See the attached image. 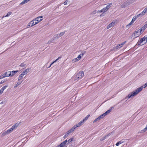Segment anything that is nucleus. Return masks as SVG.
<instances>
[{"mask_svg":"<svg viewBox=\"0 0 147 147\" xmlns=\"http://www.w3.org/2000/svg\"><path fill=\"white\" fill-rule=\"evenodd\" d=\"M147 86V82L145 84L144 86H142L139 88L136 89L135 91L129 94L126 97V98H130L132 96H133L137 94L138 93L141 91L143 88H145Z\"/></svg>","mask_w":147,"mask_h":147,"instance_id":"nucleus-1","label":"nucleus"},{"mask_svg":"<svg viewBox=\"0 0 147 147\" xmlns=\"http://www.w3.org/2000/svg\"><path fill=\"white\" fill-rule=\"evenodd\" d=\"M136 0H127L121 5V7L122 8H125L128 5H130L134 2Z\"/></svg>","mask_w":147,"mask_h":147,"instance_id":"nucleus-2","label":"nucleus"},{"mask_svg":"<svg viewBox=\"0 0 147 147\" xmlns=\"http://www.w3.org/2000/svg\"><path fill=\"white\" fill-rule=\"evenodd\" d=\"M84 76V72L83 71H80L74 77L76 79H80L82 78Z\"/></svg>","mask_w":147,"mask_h":147,"instance_id":"nucleus-3","label":"nucleus"},{"mask_svg":"<svg viewBox=\"0 0 147 147\" xmlns=\"http://www.w3.org/2000/svg\"><path fill=\"white\" fill-rule=\"evenodd\" d=\"M65 32H61L60 34L55 35L53 37V39L54 40L55 39H58L60 37L62 36L65 34Z\"/></svg>","mask_w":147,"mask_h":147,"instance_id":"nucleus-4","label":"nucleus"},{"mask_svg":"<svg viewBox=\"0 0 147 147\" xmlns=\"http://www.w3.org/2000/svg\"><path fill=\"white\" fill-rule=\"evenodd\" d=\"M67 140H66L61 143L59 145L60 147H67V146L65 145L66 144L67 145Z\"/></svg>","mask_w":147,"mask_h":147,"instance_id":"nucleus-5","label":"nucleus"},{"mask_svg":"<svg viewBox=\"0 0 147 147\" xmlns=\"http://www.w3.org/2000/svg\"><path fill=\"white\" fill-rule=\"evenodd\" d=\"M140 35V33H139L138 34H137L134 32L131 35V38H133L134 39L139 36Z\"/></svg>","mask_w":147,"mask_h":147,"instance_id":"nucleus-6","label":"nucleus"},{"mask_svg":"<svg viewBox=\"0 0 147 147\" xmlns=\"http://www.w3.org/2000/svg\"><path fill=\"white\" fill-rule=\"evenodd\" d=\"M146 28L147 25L145 24L140 29H139V30H140L139 31L141 35L144 32Z\"/></svg>","mask_w":147,"mask_h":147,"instance_id":"nucleus-7","label":"nucleus"},{"mask_svg":"<svg viewBox=\"0 0 147 147\" xmlns=\"http://www.w3.org/2000/svg\"><path fill=\"white\" fill-rule=\"evenodd\" d=\"M13 130V129L11 128L5 131L3 133V135H6L7 134L10 133L12 132Z\"/></svg>","mask_w":147,"mask_h":147,"instance_id":"nucleus-8","label":"nucleus"},{"mask_svg":"<svg viewBox=\"0 0 147 147\" xmlns=\"http://www.w3.org/2000/svg\"><path fill=\"white\" fill-rule=\"evenodd\" d=\"M145 37H144H144L143 38H141L140 40L137 43V45H140V44L141 43H142L144 41H145Z\"/></svg>","mask_w":147,"mask_h":147,"instance_id":"nucleus-9","label":"nucleus"},{"mask_svg":"<svg viewBox=\"0 0 147 147\" xmlns=\"http://www.w3.org/2000/svg\"><path fill=\"white\" fill-rule=\"evenodd\" d=\"M42 17L43 16H41L38 17L34 19V21H36L38 22L39 23L42 20Z\"/></svg>","mask_w":147,"mask_h":147,"instance_id":"nucleus-10","label":"nucleus"},{"mask_svg":"<svg viewBox=\"0 0 147 147\" xmlns=\"http://www.w3.org/2000/svg\"><path fill=\"white\" fill-rule=\"evenodd\" d=\"M11 75V71L6 72L4 73L3 74V76L4 78L6 77L10 76Z\"/></svg>","mask_w":147,"mask_h":147,"instance_id":"nucleus-11","label":"nucleus"},{"mask_svg":"<svg viewBox=\"0 0 147 147\" xmlns=\"http://www.w3.org/2000/svg\"><path fill=\"white\" fill-rule=\"evenodd\" d=\"M104 117L103 116V115H101L100 116L97 117L96 119L93 121L94 123L96 122L98 120H100V119L103 118Z\"/></svg>","mask_w":147,"mask_h":147,"instance_id":"nucleus-12","label":"nucleus"},{"mask_svg":"<svg viewBox=\"0 0 147 147\" xmlns=\"http://www.w3.org/2000/svg\"><path fill=\"white\" fill-rule=\"evenodd\" d=\"M115 24V22H113L111 23H110L107 26V29H109L111 27L113 26H114Z\"/></svg>","mask_w":147,"mask_h":147,"instance_id":"nucleus-13","label":"nucleus"},{"mask_svg":"<svg viewBox=\"0 0 147 147\" xmlns=\"http://www.w3.org/2000/svg\"><path fill=\"white\" fill-rule=\"evenodd\" d=\"M8 85L7 84L5 86H4L0 90V94H1L3 92L4 90L8 86Z\"/></svg>","mask_w":147,"mask_h":147,"instance_id":"nucleus-14","label":"nucleus"},{"mask_svg":"<svg viewBox=\"0 0 147 147\" xmlns=\"http://www.w3.org/2000/svg\"><path fill=\"white\" fill-rule=\"evenodd\" d=\"M108 10L106 9V8L105 7H104L101 10H100V11H98V12L101 13V12H103V13H104L106 12Z\"/></svg>","mask_w":147,"mask_h":147,"instance_id":"nucleus-15","label":"nucleus"},{"mask_svg":"<svg viewBox=\"0 0 147 147\" xmlns=\"http://www.w3.org/2000/svg\"><path fill=\"white\" fill-rule=\"evenodd\" d=\"M11 71V75L10 76H13L18 71V70L13 71Z\"/></svg>","mask_w":147,"mask_h":147,"instance_id":"nucleus-16","label":"nucleus"},{"mask_svg":"<svg viewBox=\"0 0 147 147\" xmlns=\"http://www.w3.org/2000/svg\"><path fill=\"white\" fill-rule=\"evenodd\" d=\"M112 5V3H109L108 4V5H107L106 7V9L108 10L109 8L111 7Z\"/></svg>","mask_w":147,"mask_h":147,"instance_id":"nucleus-17","label":"nucleus"},{"mask_svg":"<svg viewBox=\"0 0 147 147\" xmlns=\"http://www.w3.org/2000/svg\"><path fill=\"white\" fill-rule=\"evenodd\" d=\"M29 68H27L26 69L25 71H24L22 74L24 76V75L26 74L28 71H29Z\"/></svg>","mask_w":147,"mask_h":147,"instance_id":"nucleus-18","label":"nucleus"},{"mask_svg":"<svg viewBox=\"0 0 147 147\" xmlns=\"http://www.w3.org/2000/svg\"><path fill=\"white\" fill-rule=\"evenodd\" d=\"M111 112L110 111V110H108L105 113H104L102 114L103 115L104 117H105V116L107 115L109 113Z\"/></svg>","mask_w":147,"mask_h":147,"instance_id":"nucleus-19","label":"nucleus"},{"mask_svg":"<svg viewBox=\"0 0 147 147\" xmlns=\"http://www.w3.org/2000/svg\"><path fill=\"white\" fill-rule=\"evenodd\" d=\"M84 122L82 121V120L80 122H79L77 124L78 127H79L81 126L84 123Z\"/></svg>","mask_w":147,"mask_h":147,"instance_id":"nucleus-20","label":"nucleus"},{"mask_svg":"<svg viewBox=\"0 0 147 147\" xmlns=\"http://www.w3.org/2000/svg\"><path fill=\"white\" fill-rule=\"evenodd\" d=\"M146 12L145 11L143 10L141 13L139 14V15L140 16V17H142L144 16Z\"/></svg>","mask_w":147,"mask_h":147,"instance_id":"nucleus-21","label":"nucleus"},{"mask_svg":"<svg viewBox=\"0 0 147 147\" xmlns=\"http://www.w3.org/2000/svg\"><path fill=\"white\" fill-rule=\"evenodd\" d=\"M90 115H87L86 117L84 118L82 120V121L84 122L86 120H87V119H88V117H90Z\"/></svg>","mask_w":147,"mask_h":147,"instance_id":"nucleus-22","label":"nucleus"},{"mask_svg":"<svg viewBox=\"0 0 147 147\" xmlns=\"http://www.w3.org/2000/svg\"><path fill=\"white\" fill-rule=\"evenodd\" d=\"M81 56L80 55H79L78 57L74 59L75 61H79L81 58Z\"/></svg>","mask_w":147,"mask_h":147,"instance_id":"nucleus-23","label":"nucleus"},{"mask_svg":"<svg viewBox=\"0 0 147 147\" xmlns=\"http://www.w3.org/2000/svg\"><path fill=\"white\" fill-rule=\"evenodd\" d=\"M23 76L22 74H20L19 76L18 80L19 81L20 80H21L23 78Z\"/></svg>","mask_w":147,"mask_h":147,"instance_id":"nucleus-24","label":"nucleus"},{"mask_svg":"<svg viewBox=\"0 0 147 147\" xmlns=\"http://www.w3.org/2000/svg\"><path fill=\"white\" fill-rule=\"evenodd\" d=\"M126 41H124V42L122 43L121 44H119V48H120L121 47H122L126 43Z\"/></svg>","mask_w":147,"mask_h":147,"instance_id":"nucleus-25","label":"nucleus"},{"mask_svg":"<svg viewBox=\"0 0 147 147\" xmlns=\"http://www.w3.org/2000/svg\"><path fill=\"white\" fill-rule=\"evenodd\" d=\"M74 138H71L68 140H67V145H68L69 143L73 141V140Z\"/></svg>","mask_w":147,"mask_h":147,"instance_id":"nucleus-26","label":"nucleus"},{"mask_svg":"<svg viewBox=\"0 0 147 147\" xmlns=\"http://www.w3.org/2000/svg\"><path fill=\"white\" fill-rule=\"evenodd\" d=\"M12 13L11 12H8L7 15L5 16H3L2 18H3L4 17H8V16H9Z\"/></svg>","mask_w":147,"mask_h":147,"instance_id":"nucleus-27","label":"nucleus"},{"mask_svg":"<svg viewBox=\"0 0 147 147\" xmlns=\"http://www.w3.org/2000/svg\"><path fill=\"white\" fill-rule=\"evenodd\" d=\"M18 124L16 123L11 128H13V130L16 128L18 126Z\"/></svg>","mask_w":147,"mask_h":147,"instance_id":"nucleus-28","label":"nucleus"},{"mask_svg":"<svg viewBox=\"0 0 147 147\" xmlns=\"http://www.w3.org/2000/svg\"><path fill=\"white\" fill-rule=\"evenodd\" d=\"M140 17V15H139V14H138L136 16H134L133 18L135 21L136 19H137L139 17Z\"/></svg>","mask_w":147,"mask_h":147,"instance_id":"nucleus-29","label":"nucleus"},{"mask_svg":"<svg viewBox=\"0 0 147 147\" xmlns=\"http://www.w3.org/2000/svg\"><path fill=\"white\" fill-rule=\"evenodd\" d=\"M27 2L26 0H23L20 4V5H22L26 3Z\"/></svg>","mask_w":147,"mask_h":147,"instance_id":"nucleus-30","label":"nucleus"},{"mask_svg":"<svg viewBox=\"0 0 147 147\" xmlns=\"http://www.w3.org/2000/svg\"><path fill=\"white\" fill-rule=\"evenodd\" d=\"M123 142L120 141L118 142H117L116 144V146H118L120 144H121Z\"/></svg>","mask_w":147,"mask_h":147,"instance_id":"nucleus-31","label":"nucleus"},{"mask_svg":"<svg viewBox=\"0 0 147 147\" xmlns=\"http://www.w3.org/2000/svg\"><path fill=\"white\" fill-rule=\"evenodd\" d=\"M34 21H34V19L30 22V23L32 24V25L31 26H33L35 25L34 24Z\"/></svg>","mask_w":147,"mask_h":147,"instance_id":"nucleus-32","label":"nucleus"},{"mask_svg":"<svg viewBox=\"0 0 147 147\" xmlns=\"http://www.w3.org/2000/svg\"><path fill=\"white\" fill-rule=\"evenodd\" d=\"M26 65V64L24 63V62L21 63L20 66L21 67H24Z\"/></svg>","mask_w":147,"mask_h":147,"instance_id":"nucleus-33","label":"nucleus"},{"mask_svg":"<svg viewBox=\"0 0 147 147\" xmlns=\"http://www.w3.org/2000/svg\"><path fill=\"white\" fill-rule=\"evenodd\" d=\"M69 133H68V132L67 131L66 133V134H65V135L64 136H63V138H66L67 137V136H68V135H69Z\"/></svg>","mask_w":147,"mask_h":147,"instance_id":"nucleus-34","label":"nucleus"},{"mask_svg":"<svg viewBox=\"0 0 147 147\" xmlns=\"http://www.w3.org/2000/svg\"><path fill=\"white\" fill-rule=\"evenodd\" d=\"M132 23L131 22L129 24H128L126 26V27L127 28H130V25H132Z\"/></svg>","mask_w":147,"mask_h":147,"instance_id":"nucleus-35","label":"nucleus"},{"mask_svg":"<svg viewBox=\"0 0 147 147\" xmlns=\"http://www.w3.org/2000/svg\"><path fill=\"white\" fill-rule=\"evenodd\" d=\"M74 130V129H73L72 128H71V129H70V130H69L68 131V133H69V134L70 133H71Z\"/></svg>","mask_w":147,"mask_h":147,"instance_id":"nucleus-36","label":"nucleus"},{"mask_svg":"<svg viewBox=\"0 0 147 147\" xmlns=\"http://www.w3.org/2000/svg\"><path fill=\"white\" fill-rule=\"evenodd\" d=\"M86 53V51H84V52H82L80 54V55L81 56H82L84 55Z\"/></svg>","mask_w":147,"mask_h":147,"instance_id":"nucleus-37","label":"nucleus"},{"mask_svg":"<svg viewBox=\"0 0 147 147\" xmlns=\"http://www.w3.org/2000/svg\"><path fill=\"white\" fill-rule=\"evenodd\" d=\"M77 127H78V126L77 125H74L72 128H73V129L74 130Z\"/></svg>","mask_w":147,"mask_h":147,"instance_id":"nucleus-38","label":"nucleus"},{"mask_svg":"<svg viewBox=\"0 0 147 147\" xmlns=\"http://www.w3.org/2000/svg\"><path fill=\"white\" fill-rule=\"evenodd\" d=\"M32 25V24L30 23V22L28 24V25L27 26V28H28L32 27V26H30Z\"/></svg>","mask_w":147,"mask_h":147,"instance_id":"nucleus-39","label":"nucleus"},{"mask_svg":"<svg viewBox=\"0 0 147 147\" xmlns=\"http://www.w3.org/2000/svg\"><path fill=\"white\" fill-rule=\"evenodd\" d=\"M147 130V128L146 127L143 130H142V131L145 132Z\"/></svg>","mask_w":147,"mask_h":147,"instance_id":"nucleus-40","label":"nucleus"},{"mask_svg":"<svg viewBox=\"0 0 147 147\" xmlns=\"http://www.w3.org/2000/svg\"><path fill=\"white\" fill-rule=\"evenodd\" d=\"M22 82H18L17 83V84H16V87H17L19 85H20L21 84V83H22Z\"/></svg>","mask_w":147,"mask_h":147,"instance_id":"nucleus-41","label":"nucleus"},{"mask_svg":"<svg viewBox=\"0 0 147 147\" xmlns=\"http://www.w3.org/2000/svg\"><path fill=\"white\" fill-rule=\"evenodd\" d=\"M54 40H53V38L51 40H49L48 42V43L49 44L51 43Z\"/></svg>","mask_w":147,"mask_h":147,"instance_id":"nucleus-42","label":"nucleus"},{"mask_svg":"<svg viewBox=\"0 0 147 147\" xmlns=\"http://www.w3.org/2000/svg\"><path fill=\"white\" fill-rule=\"evenodd\" d=\"M5 82V80H2L0 82V84H1L4 83Z\"/></svg>","mask_w":147,"mask_h":147,"instance_id":"nucleus-43","label":"nucleus"},{"mask_svg":"<svg viewBox=\"0 0 147 147\" xmlns=\"http://www.w3.org/2000/svg\"><path fill=\"white\" fill-rule=\"evenodd\" d=\"M68 0H66L63 3L64 5H66L67 4V2Z\"/></svg>","mask_w":147,"mask_h":147,"instance_id":"nucleus-44","label":"nucleus"},{"mask_svg":"<svg viewBox=\"0 0 147 147\" xmlns=\"http://www.w3.org/2000/svg\"><path fill=\"white\" fill-rule=\"evenodd\" d=\"M140 31V30H138L137 31H135L134 32H135V33L138 34L139 33H140V32H139Z\"/></svg>","mask_w":147,"mask_h":147,"instance_id":"nucleus-45","label":"nucleus"},{"mask_svg":"<svg viewBox=\"0 0 147 147\" xmlns=\"http://www.w3.org/2000/svg\"><path fill=\"white\" fill-rule=\"evenodd\" d=\"M114 107H112L111 108L109 109V110H110V111L111 112V110L112 109H113L114 108Z\"/></svg>","mask_w":147,"mask_h":147,"instance_id":"nucleus-46","label":"nucleus"},{"mask_svg":"<svg viewBox=\"0 0 147 147\" xmlns=\"http://www.w3.org/2000/svg\"><path fill=\"white\" fill-rule=\"evenodd\" d=\"M4 77L3 76V75H1L0 76V79H2V78H4Z\"/></svg>","mask_w":147,"mask_h":147,"instance_id":"nucleus-47","label":"nucleus"},{"mask_svg":"<svg viewBox=\"0 0 147 147\" xmlns=\"http://www.w3.org/2000/svg\"><path fill=\"white\" fill-rule=\"evenodd\" d=\"M58 60V59H57L56 60H55V61H53V62H52V63H54L56 62L57 60Z\"/></svg>","mask_w":147,"mask_h":147,"instance_id":"nucleus-48","label":"nucleus"},{"mask_svg":"<svg viewBox=\"0 0 147 147\" xmlns=\"http://www.w3.org/2000/svg\"><path fill=\"white\" fill-rule=\"evenodd\" d=\"M144 10L147 12V7Z\"/></svg>","mask_w":147,"mask_h":147,"instance_id":"nucleus-49","label":"nucleus"},{"mask_svg":"<svg viewBox=\"0 0 147 147\" xmlns=\"http://www.w3.org/2000/svg\"><path fill=\"white\" fill-rule=\"evenodd\" d=\"M111 134L112 133H109L108 135H107L106 136V137H108V136H110Z\"/></svg>","mask_w":147,"mask_h":147,"instance_id":"nucleus-50","label":"nucleus"},{"mask_svg":"<svg viewBox=\"0 0 147 147\" xmlns=\"http://www.w3.org/2000/svg\"><path fill=\"white\" fill-rule=\"evenodd\" d=\"M134 21H135V20L133 18L132 20H131V22H132L133 23Z\"/></svg>","mask_w":147,"mask_h":147,"instance_id":"nucleus-51","label":"nucleus"},{"mask_svg":"<svg viewBox=\"0 0 147 147\" xmlns=\"http://www.w3.org/2000/svg\"><path fill=\"white\" fill-rule=\"evenodd\" d=\"M144 37H145V39L146 40V42H147V36H144Z\"/></svg>","mask_w":147,"mask_h":147,"instance_id":"nucleus-52","label":"nucleus"},{"mask_svg":"<svg viewBox=\"0 0 147 147\" xmlns=\"http://www.w3.org/2000/svg\"><path fill=\"white\" fill-rule=\"evenodd\" d=\"M38 23V22H37L36 21H34V24H35V25L37 24Z\"/></svg>","mask_w":147,"mask_h":147,"instance_id":"nucleus-53","label":"nucleus"},{"mask_svg":"<svg viewBox=\"0 0 147 147\" xmlns=\"http://www.w3.org/2000/svg\"><path fill=\"white\" fill-rule=\"evenodd\" d=\"M53 63H52V62L51 63V64L50 65V66L48 67V68H49L51 67V65L53 64Z\"/></svg>","mask_w":147,"mask_h":147,"instance_id":"nucleus-54","label":"nucleus"},{"mask_svg":"<svg viewBox=\"0 0 147 147\" xmlns=\"http://www.w3.org/2000/svg\"><path fill=\"white\" fill-rule=\"evenodd\" d=\"M61 58V57H59L58 58H57V59H60Z\"/></svg>","mask_w":147,"mask_h":147,"instance_id":"nucleus-55","label":"nucleus"},{"mask_svg":"<svg viewBox=\"0 0 147 147\" xmlns=\"http://www.w3.org/2000/svg\"><path fill=\"white\" fill-rule=\"evenodd\" d=\"M30 0H26V1H27V2H28V1H30Z\"/></svg>","mask_w":147,"mask_h":147,"instance_id":"nucleus-56","label":"nucleus"},{"mask_svg":"<svg viewBox=\"0 0 147 147\" xmlns=\"http://www.w3.org/2000/svg\"><path fill=\"white\" fill-rule=\"evenodd\" d=\"M102 16V14L100 15V16Z\"/></svg>","mask_w":147,"mask_h":147,"instance_id":"nucleus-57","label":"nucleus"},{"mask_svg":"<svg viewBox=\"0 0 147 147\" xmlns=\"http://www.w3.org/2000/svg\"><path fill=\"white\" fill-rule=\"evenodd\" d=\"M1 104H2V102H1Z\"/></svg>","mask_w":147,"mask_h":147,"instance_id":"nucleus-58","label":"nucleus"}]
</instances>
